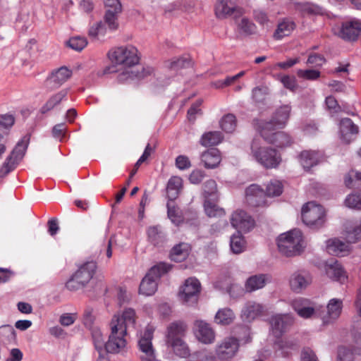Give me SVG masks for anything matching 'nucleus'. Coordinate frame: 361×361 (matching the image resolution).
<instances>
[{"label": "nucleus", "mask_w": 361, "mask_h": 361, "mask_svg": "<svg viewBox=\"0 0 361 361\" xmlns=\"http://www.w3.org/2000/svg\"><path fill=\"white\" fill-rule=\"evenodd\" d=\"M300 164L305 170H310L317 165L323 159V153L320 151L304 150L300 154Z\"/></svg>", "instance_id": "20"}, {"label": "nucleus", "mask_w": 361, "mask_h": 361, "mask_svg": "<svg viewBox=\"0 0 361 361\" xmlns=\"http://www.w3.org/2000/svg\"><path fill=\"white\" fill-rule=\"evenodd\" d=\"M274 348L281 351V355L288 357L292 350L297 349V344L292 341L279 340L274 343Z\"/></svg>", "instance_id": "41"}, {"label": "nucleus", "mask_w": 361, "mask_h": 361, "mask_svg": "<svg viewBox=\"0 0 361 361\" xmlns=\"http://www.w3.org/2000/svg\"><path fill=\"white\" fill-rule=\"evenodd\" d=\"M183 188V180L179 176H172L166 187L167 197L170 201L176 200Z\"/></svg>", "instance_id": "28"}, {"label": "nucleus", "mask_w": 361, "mask_h": 361, "mask_svg": "<svg viewBox=\"0 0 361 361\" xmlns=\"http://www.w3.org/2000/svg\"><path fill=\"white\" fill-rule=\"evenodd\" d=\"M171 269V266L164 262H160L152 267L142 280L139 292L144 295H152L157 289V281Z\"/></svg>", "instance_id": "2"}, {"label": "nucleus", "mask_w": 361, "mask_h": 361, "mask_svg": "<svg viewBox=\"0 0 361 361\" xmlns=\"http://www.w3.org/2000/svg\"><path fill=\"white\" fill-rule=\"evenodd\" d=\"M92 338L95 348L99 354L97 361H108L106 353H105V343L101 331L99 330H94L92 331Z\"/></svg>", "instance_id": "34"}, {"label": "nucleus", "mask_w": 361, "mask_h": 361, "mask_svg": "<svg viewBox=\"0 0 361 361\" xmlns=\"http://www.w3.org/2000/svg\"><path fill=\"white\" fill-rule=\"evenodd\" d=\"M172 347L174 353L182 357H186L190 355V350L187 344L183 340L168 342Z\"/></svg>", "instance_id": "46"}, {"label": "nucleus", "mask_w": 361, "mask_h": 361, "mask_svg": "<svg viewBox=\"0 0 361 361\" xmlns=\"http://www.w3.org/2000/svg\"><path fill=\"white\" fill-rule=\"evenodd\" d=\"M187 326L182 322H175L168 327L167 342L183 340Z\"/></svg>", "instance_id": "27"}, {"label": "nucleus", "mask_w": 361, "mask_h": 361, "mask_svg": "<svg viewBox=\"0 0 361 361\" xmlns=\"http://www.w3.org/2000/svg\"><path fill=\"white\" fill-rule=\"evenodd\" d=\"M202 104V99H197L195 102L188 110L187 116L190 122H195L196 120L197 115L202 114V109L200 108Z\"/></svg>", "instance_id": "54"}, {"label": "nucleus", "mask_w": 361, "mask_h": 361, "mask_svg": "<svg viewBox=\"0 0 361 361\" xmlns=\"http://www.w3.org/2000/svg\"><path fill=\"white\" fill-rule=\"evenodd\" d=\"M348 243H355L361 239V223L347 228L345 235Z\"/></svg>", "instance_id": "45"}, {"label": "nucleus", "mask_w": 361, "mask_h": 361, "mask_svg": "<svg viewBox=\"0 0 361 361\" xmlns=\"http://www.w3.org/2000/svg\"><path fill=\"white\" fill-rule=\"evenodd\" d=\"M154 328L148 325L138 341L139 350L141 353L140 359L142 361H155V351L152 345Z\"/></svg>", "instance_id": "8"}, {"label": "nucleus", "mask_w": 361, "mask_h": 361, "mask_svg": "<svg viewBox=\"0 0 361 361\" xmlns=\"http://www.w3.org/2000/svg\"><path fill=\"white\" fill-rule=\"evenodd\" d=\"M361 32V23L357 20L343 23L341 30V37L346 40L355 41Z\"/></svg>", "instance_id": "22"}, {"label": "nucleus", "mask_w": 361, "mask_h": 361, "mask_svg": "<svg viewBox=\"0 0 361 361\" xmlns=\"http://www.w3.org/2000/svg\"><path fill=\"white\" fill-rule=\"evenodd\" d=\"M68 90L63 89L59 92L52 94L41 107L40 112L43 114H47L57 106L63 100L66 99Z\"/></svg>", "instance_id": "25"}, {"label": "nucleus", "mask_w": 361, "mask_h": 361, "mask_svg": "<svg viewBox=\"0 0 361 361\" xmlns=\"http://www.w3.org/2000/svg\"><path fill=\"white\" fill-rule=\"evenodd\" d=\"M165 67L172 71H178L182 68L190 67L192 65L189 56L174 57L164 63Z\"/></svg>", "instance_id": "32"}, {"label": "nucleus", "mask_w": 361, "mask_h": 361, "mask_svg": "<svg viewBox=\"0 0 361 361\" xmlns=\"http://www.w3.org/2000/svg\"><path fill=\"white\" fill-rule=\"evenodd\" d=\"M301 361H319L315 353L309 347H305L301 351Z\"/></svg>", "instance_id": "64"}, {"label": "nucleus", "mask_w": 361, "mask_h": 361, "mask_svg": "<svg viewBox=\"0 0 361 361\" xmlns=\"http://www.w3.org/2000/svg\"><path fill=\"white\" fill-rule=\"evenodd\" d=\"M67 43L71 49L80 51L87 46V41L85 37H71Z\"/></svg>", "instance_id": "56"}, {"label": "nucleus", "mask_w": 361, "mask_h": 361, "mask_svg": "<svg viewBox=\"0 0 361 361\" xmlns=\"http://www.w3.org/2000/svg\"><path fill=\"white\" fill-rule=\"evenodd\" d=\"M266 192L258 185L252 184L245 190V199L252 207L264 206L266 204Z\"/></svg>", "instance_id": "15"}, {"label": "nucleus", "mask_w": 361, "mask_h": 361, "mask_svg": "<svg viewBox=\"0 0 361 361\" xmlns=\"http://www.w3.org/2000/svg\"><path fill=\"white\" fill-rule=\"evenodd\" d=\"M73 72L66 66L54 69L46 80V85L50 90L59 89L72 76Z\"/></svg>", "instance_id": "9"}, {"label": "nucleus", "mask_w": 361, "mask_h": 361, "mask_svg": "<svg viewBox=\"0 0 361 361\" xmlns=\"http://www.w3.org/2000/svg\"><path fill=\"white\" fill-rule=\"evenodd\" d=\"M268 277L265 274H257L249 277L245 283V290L248 292H252L258 289L262 288L267 281Z\"/></svg>", "instance_id": "31"}, {"label": "nucleus", "mask_w": 361, "mask_h": 361, "mask_svg": "<svg viewBox=\"0 0 361 361\" xmlns=\"http://www.w3.org/2000/svg\"><path fill=\"white\" fill-rule=\"evenodd\" d=\"M200 158L204 166L207 169L216 168L221 161V153L216 148H210L204 151L202 153Z\"/></svg>", "instance_id": "23"}, {"label": "nucleus", "mask_w": 361, "mask_h": 361, "mask_svg": "<svg viewBox=\"0 0 361 361\" xmlns=\"http://www.w3.org/2000/svg\"><path fill=\"white\" fill-rule=\"evenodd\" d=\"M230 246L231 251L235 254H239L244 251L245 240L239 231L231 236Z\"/></svg>", "instance_id": "42"}, {"label": "nucleus", "mask_w": 361, "mask_h": 361, "mask_svg": "<svg viewBox=\"0 0 361 361\" xmlns=\"http://www.w3.org/2000/svg\"><path fill=\"white\" fill-rule=\"evenodd\" d=\"M28 142L25 138L22 139L16 145L11 154L4 163V168L6 173L14 170L23 159L27 149Z\"/></svg>", "instance_id": "11"}, {"label": "nucleus", "mask_w": 361, "mask_h": 361, "mask_svg": "<svg viewBox=\"0 0 361 361\" xmlns=\"http://www.w3.org/2000/svg\"><path fill=\"white\" fill-rule=\"evenodd\" d=\"M238 30L243 35L248 36L255 35L257 32L256 25L247 18H242L237 23Z\"/></svg>", "instance_id": "39"}, {"label": "nucleus", "mask_w": 361, "mask_h": 361, "mask_svg": "<svg viewBox=\"0 0 361 361\" xmlns=\"http://www.w3.org/2000/svg\"><path fill=\"white\" fill-rule=\"evenodd\" d=\"M190 251V246L185 243H180L175 245L170 252V258L172 261L180 262L187 258Z\"/></svg>", "instance_id": "30"}, {"label": "nucleus", "mask_w": 361, "mask_h": 361, "mask_svg": "<svg viewBox=\"0 0 361 361\" xmlns=\"http://www.w3.org/2000/svg\"><path fill=\"white\" fill-rule=\"evenodd\" d=\"M204 207L207 215L209 217L221 216L225 213L222 208H220L215 203L210 202L208 199L204 201Z\"/></svg>", "instance_id": "49"}, {"label": "nucleus", "mask_w": 361, "mask_h": 361, "mask_svg": "<svg viewBox=\"0 0 361 361\" xmlns=\"http://www.w3.org/2000/svg\"><path fill=\"white\" fill-rule=\"evenodd\" d=\"M235 319V314L230 308H223L219 310L214 317L215 322L222 325H228L231 324Z\"/></svg>", "instance_id": "38"}, {"label": "nucleus", "mask_w": 361, "mask_h": 361, "mask_svg": "<svg viewBox=\"0 0 361 361\" xmlns=\"http://www.w3.org/2000/svg\"><path fill=\"white\" fill-rule=\"evenodd\" d=\"M252 156L267 169L276 168L281 161V155L271 147H259V142L254 139L251 145Z\"/></svg>", "instance_id": "3"}, {"label": "nucleus", "mask_w": 361, "mask_h": 361, "mask_svg": "<svg viewBox=\"0 0 361 361\" xmlns=\"http://www.w3.org/2000/svg\"><path fill=\"white\" fill-rule=\"evenodd\" d=\"M200 290V281L195 278L190 277L185 280L184 285L181 287L180 297L185 302L196 303Z\"/></svg>", "instance_id": "12"}, {"label": "nucleus", "mask_w": 361, "mask_h": 361, "mask_svg": "<svg viewBox=\"0 0 361 361\" xmlns=\"http://www.w3.org/2000/svg\"><path fill=\"white\" fill-rule=\"evenodd\" d=\"M327 276L333 280L343 283L347 280V276L341 264L337 260L331 259L327 261L325 265Z\"/></svg>", "instance_id": "19"}, {"label": "nucleus", "mask_w": 361, "mask_h": 361, "mask_svg": "<svg viewBox=\"0 0 361 361\" xmlns=\"http://www.w3.org/2000/svg\"><path fill=\"white\" fill-rule=\"evenodd\" d=\"M291 112V106L285 104L278 108L269 121L264 123H273V128H283L287 123Z\"/></svg>", "instance_id": "21"}, {"label": "nucleus", "mask_w": 361, "mask_h": 361, "mask_svg": "<svg viewBox=\"0 0 361 361\" xmlns=\"http://www.w3.org/2000/svg\"><path fill=\"white\" fill-rule=\"evenodd\" d=\"M14 123L15 118L13 115H0V131H1L5 135H8L10 128L13 126Z\"/></svg>", "instance_id": "50"}, {"label": "nucleus", "mask_w": 361, "mask_h": 361, "mask_svg": "<svg viewBox=\"0 0 361 361\" xmlns=\"http://www.w3.org/2000/svg\"><path fill=\"white\" fill-rule=\"evenodd\" d=\"M167 214L173 224L178 226L183 221L181 212L178 207L171 202L167 203Z\"/></svg>", "instance_id": "44"}, {"label": "nucleus", "mask_w": 361, "mask_h": 361, "mask_svg": "<svg viewBox=\"0 0 361 361\" xmlns=\"http://www.w3.org/2000/svg\"><path fill=\"white\" fill-rule=\"evenodd\" d=\"M277 245L279 252L286 257L300 255L303 249L302 233L299 229H293L281 234Z\"/></svg>", "instance_id": "1"}, {"label": "nucleus", "mask_w": 361, "mask_h": 361, "mask_svg": "<svg viewBox=\"0 0 361 361\" xmlns=\"http://www.w3.org/2000/svg\"><path fill=\"white\" fill-rule=\"evenodd\" d=\"M312 283L311 275L306 271H297L292 274L290 279V286L296 293L305 289Z\"/></svg>", "instance_id": "18"}, {"label": "nucleus", "mask_w": 361, "mask_h": 361, "mask_svg": "<svg viewBox=\"0 0 361 361\" xmlns=\"http://www.w3.org/2000/svg\"><path fill=\"white\" fill-rule=\"evenodd\" d=\"M348 250V245L338 239H331L327 241L326 251L331 255H343Z\"/></svg>", "instance_id": "33"}, {"label": "nucleus", "mask_w": 361, "mask_h": 361, "mask_svg": "<svg viewBox=\"0 0 361 361\" xmlns=\"http://www.w3.org/2000/svg\"><path fill=\"white\" fill-rule=\"evenodd\" d=\"M354 353L351 348L341 346L338 350V361H354Z\"/></svg>", "instance_id": "59"}, {"label": "nucleus", "mask_w": 361, "mask_h": 361, "mask_svg": "<svg viewBox=\"0 0 361 361\" xmlns=\"http://www.w3.org/2000/svg\"><path fill=\"white\" fill-rule=\"evenodd\" d=\"M295 27L293 21L284 20L279 23L274 34L276 39H281L284 37L289 36Z\"/></svg>", "instance_id": "37"}, {"label": "nucleus", "mask_w": 361, "mask_h": 361, "mask_svg": "<svg viewBox=\"0 0 361 361\" xmlns=\"http://www.w3.org/2000/svg\"><path fill=\"white\" fill-rule=\"evenodd\" d=\"M326 308L329 317L336 319L341 313L343 301L341 299L332 298L328 302Z\"/></svg>", "instance_id": "40"}, {"label": "nucleus", "mask_w": 361, "mask_h": 361, "mask_svg": "<svg viewBox=\"0 0 361 361\" xmlns=\"http://www.w3.org/2000/svg\"><path fill=\"white\" fill-rule=\"evenodd\" d=\"M203 190L206 199L212 197V200H215L216 197V196L217 192V185L216 181L212 179L207 180L203 185Z\"/></svg>", "instance_id": "53"}, {"label": "nucleus", "mask_w": 361, "mask_h": 361, "mask_svg": "<svg viewBox=\"0 0 361 361\" xmlns=\"http://www.w3.org/2000/svg\"><path fill=\"white\" fill-rule=\"evenodd\" d=\"M214 12L216 17L219 19H226L230 16L237 18L243 16L244 10L234 6L229 0H217Z\"/></svg>", "instance_id": "10"}, {"label": "nucleus", "mask_w": 361, "mask_h": 361, "mask_svg": "<svg viewBox=\"0 0 361 361\" xmlns=\"http://www.w3.org/2000/svg\"><path fill=\"white\" fill-rule=\"evenodd\" d=\"M345 202L350 208L361 210V191L349 195Z\"/></svg>", "instance_id": "52"}, {"label": "nucleus", "mask_w": 361, "mask_h": 361, "mask_svg": "<svg viewBox=\"0 0 361 361\" xmlns=\"http://www.w3.org/2000/svg\"><path fill=\"white\" fill-rule=\"evenodd\" d=\"M195 334L204 344L212 343L215 340V333L210 324L202 320L195 322Z\"/></svg>", "instance_id": "16"}, {"label": "nucleus", "mask_w": 361, "mask_h": 361, "mask_svg": "<svg viewBox=\"0 0 361 361\" xmlns=\"http://www.w3.org/2000/svg\"><path fill=\"white\" fill-rule=\"evenodd\" d=\"M121 13H111L110 11H105L104 20L108 28L111 31H115L118 28V16Z\"/></svg>", "instance_id": "51"}, {"label": "nucleus", "mask_w": 361, "mask_h": 361, "mask_svg": "<svg viewBox=\"0 0 361 361\" xmlns=\"http://www.w3.org/2000/svg\"><path fill=\"white\" fill-rule=\"evenodd\" d=\"M326 59L322 54L312 53L308 56L307 63L312 65L314 67H320L325 63Z\"/></svg>", "instance_id": "62"}, {"label": "nucleus", "mask_w": 361, "mask_h": 361, "mask_svg": "<svg viewBox=\"0 0 361 361\" xmlns=\"http://www.w3.org/2000/svg\"><path fill=\"white\" fill-rule=\"evenodd\" d=\"M238 348L239 343L236 338H226L217 346L216 353L220 360H228L235 355Z\"/></svg>", "instance_id": "14"}, {"label": "nucleus", "mask_w": 361, "mask_h": 361, "mask_svg": "<svg viewBox=\"0 0 361 361\" xmlns=\"http://www.w3.org/2000/svg\"><path fill=\"white\" fill-rule=\"evenodd\" d=\"M114 322H111V334L109 340L104 344L105 353H119L123 351L127 345V331L124 326H117Z\"/></svg>", "instance_id": "7"}, {"label": "nucleus", "mask_w": 361, "mask_h": 361, "mask_svg": "<svg viewBox=\"0 0 361 361\" xmlns=\"http://www.w3.org/2000/svg\"><path fill=\"white\" fill-rule=\"evenodd\" d=\"M279 128H273V123H261L259 133L263 139L268 143L277 147H286L293 143L292 137L283 131H276Z\"/></svg>", "instance_id": "5"}, {"label": "nucleus", "mask_w": 361, "mask_h": 361, "mask_svg": "<svg viewBox=\"0 0 361 361\" xmlns=\"http://www.w3.org/2000/svg\"><path fill=\"white\" fill-rule=\"evenodd\" d=\"M222 140L223 136L221 132L209 131L202 135L200 143L204 147L214 146L219 144Z\"/></svg>", "instance_id": "36"}, {"label": "nucleus", "mask_w": 361, "mask_h": 361, "mask_svg": "<svg viewBox=\"0 0 361 361\" xmlns=\"http://www.w3.org/2000/svg\"><path fill=\"white\" fill-rule=\"evenodd\" d=\"M114 324L120 327V326H124L126 331L130 326H134L135 322V312L133 309L128 308L124 310L122 315H114L111 322H114Z\"/></svg>", "instance_id": "26"}, {"label": "nucleus", "mask_w": 361, "mask_h": 361, "mask_svg": "<svg viewBox=\"0 0 361 361\" xmlns=\"http://www.w3.org/2000/svg\"><path fill=\"white\" fill-rule=\"evenodd\" d=\"M263 312V307L261 305L255 302H247L243 310V317L250 322L259 315Z\"/></svg>", "instance_id": "35"}, {"label": "nucleus", "mask_w": 361, "mask_h": 361, "mask_svg": "<svg viewBox=\"0 0 361 361\" xmlns=\"http://www.w3.org/2000/svg\"><path fill=\"white\" fill-rule=\"evenodd\" d=\"M271 331L276 338H280L293 324L292 318L288 314H276L271 318Z\"/></svg>", "instance_id": "17"}, {"label": "nucleus", "mask_w": 361, "mask_h": 361, "mask_svg": "<svg viewBox=\"0 0 361 361\" xmlns=\"http://www.w3.org/2000/svg\"><path fill=\"white\" fill-rule=\"evenodd\" d=\"M67 126L65 123H59L55 125L52 128V135L54 138L62 141L64 137Z\"/></svg>", "instance_id": "63"}, {"label": "nucleus", "mask_w": 361, "mask_h": 361, "mask_svg": "<svg viewBox=\"0 0 361 361\" xmlns=\"http://www.w3.org/2000/svg\"><path fill=\"white\" fill-rule=\"evenodd\" d=\"M231 223L239 232H248L255 226V220L243 210L234 212L231 217Z\"/></svg>", "instance_id": "13"}, {"label": "nucleus", "mask_w": 361, "mask_h": 361, "mask_svg": "<svg viewBox=\"0 0 361 361\" xmlns=\"http://www.w3.org/2000/svg\"><path fill=\"white\" fill-rule=\"evenodd\" d=\"M106 34V27L102 21L93 24L88 32L90 37L96 38L98 35H104Z\"/></svg>", "instance_id": "60"}, {"label": "nucleus", "mask_w": 361, "mask_h": 361, "mask_svg": "<svg viewBox=\"0 0 361 361\" xmlns=\"http://www.w3.org/2000/svg\"><path fill=\"white\" fill-rule=\"evenodd\" d=\"M105 11H110L111 13H121L122 5L119 0H105Z\"/></svg>", "instance_id": "61"}, {"label": "nucleus", "mask_w": 361, "mask_h": 361, "mask_svg": "<svg viewBox=\"0 0 361 361\" xmlns=\"http://www.w3.org/2000/svg\"><path fill=\"white\" fill-rule=\"evenodd\" d=\"M302 219L310 228H320L326 222V211L320 204L308 202L302 208Z\"/></svg>", "instance_id": "4"}, {"label": "nucleus", "mask_w": 361, "mask_h": 361, "mask_svg": "<svg viewBox=\"0 0 361 361\" xmlns=\"http://www.w3.org/2000/svg\"><path fill=\"white\" fill-rule=\"evenodd\" d=\"M345 185L349 188H361V172L351 171L345 177Z\"/></svg>", "instance_id": "48"}, {"label": "nucleus", "mask_w": 361, "mask_h": 361, "mask_svg": "<svg viewBox=\"0 0 361 361\" xmlns=\"http://www.w3.org/2000/svg\"><path fill=\"white\" fill-rule=\"evenodd\" d=\"M340 133L341 138L349 142L350 136L358 133V127L352 121L350 118H345L340 122Z\"/></svg>", "instance_id": "29"}, {"label": "nucleus", "mask_w": 361, "mask_h": 361, "mask_svg": "<svg viewBox=\"0 0 361 361\" xmlns=\"http://www.w3.org/2000/svg\"><path fill=\"white\" fill-rule=\"evenodd\" d=\"M97 269V264L94 262H87L82 264L74 274L75 277L85 286L92 278Z\"/></svg>", "instance_id": "24"}, {"label": "nucleus", "mask_w": 361, "mask_h": 361, "mask_svg": "<svg viewBox=\"0 0 361 361\" xmlns=\"http://www.w3.org/2000/svg\"><path fill=\"white\" fill-rule=\"evenodd\" d=\"M298 9L303 15H320L323 13L322 7L311 3L299 4Z\"/></svg>", "instance_id": "47"}, {"label": "nucleus", "mask_w": 361, "mask_h": 361, "mask_svg": "<svg viewBox=\"0 0 361 361\" xmlns=\"http://www.w3.org/2000/svg\"><path fill=\"white\" fill-rule=\"evenodd\" d=\"M220 126L226 133H233L236 127V118L232 114L225 115L220 121Z\"/></svg>", "instance_id": "43"}, {"label": "nucleus", "mask_w": 361, "mask_h": 361, "mask_svg": "<svg viewBox=\"0 0 361 361\" xmlns=\"http://www.w3.org/2000/svg\"><path fill=\"white\" fill-rule=\"evenodd\" d=\"M108 55L112 62L126 67L134 66L140 61L138 50L132 45L116 47L111 50Z\"/></svg>", "instance_id": "6"}, {"label": "nucleus", "mask_w": 361, "mask_h": 361, "mask_svg": "<svg viewBox=\"0 0 361 361\" xmlns=\"http://www.w3.org/2000/svg\"><path fill=\"white\" fill-rule=\"evenodd\" d=\"M283 192L282 183L279 180L271 181L267 186L266 194L267 196H279Z\"/></svg>", "instance_id": "55"}, {"label": "nucleus", "mask_w": 361, "mask_h": 361, "mask_svg": "<svg viewBox=\"0 0 361 361\" xmlns=\"http://www.w3.org/2000/svg\"><path fill=\"white\" fill-rule=\"evenodd\" d=\"M320 71L312 69H299L297 71V75L299 78L308 80H315L318 79L320 77Z\"/></svg>", "instance_id": "58"}, {"label": "nucleus", "mask_w": 361, "mask_h": 361, "mask_svg": "<svg viewBox=\"0 0 361 361\" xmlns=\"http://www.w3.org/2000/svg\"><path fill=\"white\" fill-rule=\"evenodd\" d=\"M147 235L151 243L154 245L161 243L164 238L162 232L159 231L157 226L149 227L147 230Z\"/></svg>", "instance_id": "57"}]
</instances>
